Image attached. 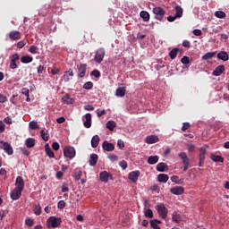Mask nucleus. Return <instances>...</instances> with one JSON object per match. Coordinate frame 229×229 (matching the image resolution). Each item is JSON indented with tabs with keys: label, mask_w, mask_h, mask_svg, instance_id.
I'll return each mask as SVG.
<instances>
[{
	"label": "nucleus",
	"mask_w": 229,
	"mask_h": 229,
	"mask_svg": "<svg viewBox=\"0 0 229 229\" xmlns=\"http://www.w3.org/2000/svg\"><path fill=\"white\" fill-rule=\"evenodd\" d=\"M62 225V218L56 216H50L47 220V226L48 228H58Z\"/></svg>",
	"instance_id": "obj_1"
},
{
	"label": "nucleus",
	"mask_w": 229,
	"mask_h": 229,
	"mask_svg": "<svg viewBox=\"0 0 229 229\" xmlns=\"http://www.w3.org/2000/svg\"><path fill=\"white\" fill-rule=\"evenodd\" d=\"M64 157H65V158H69L70 160H72V158L76 157V148L71 146L64 147Z\"/></svg>",
	"instance_id": "obj_2"
},
{
	"label": "nucleus",
	"mask_w": 229,
	"mask_h": 229,
	"mask_svg": "<svg viewBox=\"0 0 229 229\" xmlns=\"http://www.w3.org/2000/svg\"><path fill=\"white\" fill-rule=\"evenodd\" d=\"M156 210L157 211L158 215L162 217V219L167 218L168 210L167 208H165V205H164V203L157 205Z\"/></svg>",
	"instance_id": "obj_3"
},
{
	"label": "nucleus",
	"mask_w": 229,
	"mask_h": 229,
	"mask_svg": "<svg viewBox=\"0 0 229 229\" xmlns=\"http://www.w3.org/2000/svg\"><path fill=\"white\" fill-rule=\"evenodd\" d=\"M152 12L156 14L155 19H157V21H164V17H165V11L162 7H155Z\"/></svg>",
	"instance_id": "obj_4"
},
{
	"label": "nucleus",
	"mask_w": 229,
	"mask_h": 229,
	"mask_svg": "<svg viewBox=\"0 0 229 229\" xmlns=\"http://www.w3.org/2000/svg\"><path fill=\"white\" fill-rule=\"evenodd\" d=\"M105 55H106V52L105 51V48L101 47L98 48L95 53L94 60L97 64H101L105 58Z\"/></svg>",
	"instance_id": "obj_5"
},
{
	"label": "nucleus",
	"mask_w": 229,
	"mask_h": 229,
	"mask_svg": "<svg viewBox=\"0 0 229 229\" xmlns=\"http://www.w3.org/2000/svg\"><path fill=\"white\" fill-rule=\"evenodd\" d=\"M77 76L79 78H85V75L87 74V64H81L77 66Z\"/></svg>",
	"instance_id": "obj_6"
},
{
	"label": "nucleus",
	"mask_w": 229,
	"mask_h": 229,
	"mask_svg": "<svg viewBox=\"0 0 229 229\" xmlns=\"http://www.w3.org/2000/svg\"><path fill=\"white\" fill-rule=\"evenodd\" d=\"M8 37L10 40L17 42V40H21L22 35L21 34V31L12 30L9 32Z\"/></svg>",
	"instance_id": "obj_7"
},
{
	"label": "nucleus",
	"mask_w": 229,
	"mask_h": 229,
	"mask_svg": "<svg viewBox=\"0 0 229 229\" xmlns=\"http://www.w3.org/2000/svg\"><path fill=\"white\" fill-rule=\"evenodd\" d=\"M100 176V180L104 182V183H108V180H114V176H112V174H109L106 171L101 172L99 174Z\"/></svg>",
	"instance_id": "obj_8"
},
{
	"label": "nucleus",
	"mask_w": 229,
	"mask_h": 229,
	"mask_svg": "<svg viewBox=\"0 0 229 229\" xmlns=\"http://www.w3.org/2000/svg\"><path fill=\"white\" fill-rule=\"evenodd\" d=\"M170 192L175 196H182L185 192V189L182 186H175L170 189Z\"/></svg>",
	"instance_id": "obj_9"
},
{
	"label": "nucleus",
	"mask_w": 229,
	"mask_h": 229,
	"mask_svg": "<svg viewBox=\"0 0 229 229\" xmlns=\"http://www.w3.org/2000/svg\"><path fill=\"white\" fill-rule=\"evenodd\" d=\"M15 187V189L24 191V179L22 178V176L16 177Z\"/></svg>",
	"instance_id": "obj_10"
},
{
	"label": "nucleus",
	"mask_w": 229,
	"mask_h": 229,
	"mask_svg": "<svg viewBox=\"0 0 229 229\" xmlns=\"http://www.w3.org/2000/svg\"><path fill=\"white\" fill-rule=\"evenodd\" d=\"M22 196V190H19L17 188H14L13 191L11 192V198L13 200L19 199Z\"/></svg>",
	"instance_id": "obj_11"
},
{
	"label": "nucleus",
	"mask_w": 229,
	"mask_h": 229,
	"mask_svg": "<svg viewBox=\"0 0 229 229\" xmlns=\"http://www.w3.org/2000/svg\"><path fill=\"white\" fill-rule=\"evenodd\" d=\"M139 176H140V172L139 171H133L129 174V180L132 182L133 183H137V181L139 180Z\"/></svg>",
	"instance_id": "obj_12"
},
{
	"label": "nucleus",
	"mask_w": 229,
	"mask_h": 229,
	"mask_svg": "<svg viewBox=\"0 0 229 229\" xmlns=\"http://www.w3.org/2000/svg\"><path fill=\"white\" fill-rule=\"evenodd\" d=\"M102 148H103L104 151H114V149H115V146H114L113 143H110L107 140H105L103 142Z\"/></svg>",
	"instance_id": "obj_13"
},
{
	"label": "nucleus",
	"mask_w": 229,
	"mask_h": 229,
	"mask_svg": "<svg viewBox=\"0 0 229 229\" xmlns=\"http://www.w3.org/2000/svg\"><path fill=\"white\" fill-rule=\"evenodd\" d=\"M86 121L83 123V125L85 128H90L92 126V114L90 113H88L85 114Z\"/></svg>",
	"instance_id": "obj_14"
},
{
	"label": "nucleus",
	"mask_w": 229,
	"mask_h": 229,
	"mask_svg": "<svg viewBox=\"0 0 229 229\" xmlns=\"http://www.w3.org/2000/svg\"><path fill=\"white\" fill-rule=\"evenodd\" d=\"M145 142L147 144H157V142H158V136L157 135L148 136L145 140Z\"/></svg>",
	"instance_id": "obj_15"
},
{
	"label": "nucleus",
	"mask_w": 229,
	"mask_h": 229,
	"mask_svg": "<svg viewBox=\"0 0 229 229\" xmlns=\"http://www.w3.org/2000/svg\"><path fill=\"white\" fill-rule=\"evenodd\" d=\"M225 72V65L221 64L218 65L214 71H213V76H221Z\"/></svg>",
	"instance_id": "obj_16"
},
{
	"label": "nucleus",
	"mask_w": 229,
	"mask_h": 229,
	"mask_svg": "<svg viewBox=\"0 0 229 229\" xmlns=\"http://www.w3.org/2000/svg\"><path fill=\"white\" fill-rule=\"evenodd\" d=\"M63 103H65L66 105H73L74 104V98H71V95L65 94L62 98Z\"/></svg>",
	"instance_id": "obj_17"
},
{
	"label": "nucleus",
	"mask_w": 229,
	"mask_h": 229,
	"mask_svg": "<svg viewBox=\"0 0 229 229\" xmlns=\"http://www.w3.org/2000/svg\"><path fill=\"white\" fill-rule=\"evenodd\" d=\"M157 182L160 183H167V182H169V175L165 174H159L157 175Z\"/></svg>",
	"instance_id": "obj_18"
},
{
	"label": "nucleus",
	"mask_w": 229,
	"mask_h": 229,
	"mask_svg": "<svg viewBox=\"0 0 229 229\" xmlns=\"http://www.w3.org/2000/svg\"><path fill=\"white\" fill-rule=\"evenodd\" d=\"M178 157L181 158V160H182L183 165L191 164V160L189 159V157H187V153L181 152L179 153Z\"/></svg>",
	"instance_id": "obj_19"
},
{
	"label": "nucleus",
	"mask_w": 229,
	"mask_h": 229,
	"mask_svg": "<svg viewBox=\"0 0 229 229\" xmlns=\"http://www.w3.org/2000/svg\"><path fill=\"white\" fill-rule=\"evenodd\" d=\"M98 154H94V153L90 154L89 163V165H91V167H94V165L98 164Z\"/></svg>",
	"instance_id": "obj_20"
},
{
	"label": "nucleus",
	"mask_w": 229,
	"mask_h": 229,
	"mask_svg": "<svg viewBox=\"0 0 229 229\" xmlns=\"http://www.w3.org/2000/svg\"><path fill=\"white\" fill-rule=\"evenodd\" d=\"M208 148V146L206 145L199 148V158H200V160H205V155L207 154Z\"/></svg>",
	"instance_id": "obj_21"
},
{
	"label": "nucleus",
	"mask_w": 229,
	"mask_h": 229,
	"mask_svg": "<svg viewBox=\"0 0 229 229\" xmlns=\"http://www.w3.org/2000/svg\"><path fill=\"white\" fill-rule=\"evenodd\" d=\"M70 76L71 77L74 76V72H72V69H69L67 72H65L64 75V80L65 83H68V81H71V78H69Z\"/></svg>",
	"instance_id": "obj_22"
},
{
	"label": "nucleus",
	"mask_w": 229,
	"mask_h": 229,
	"mask_svg": "<svg viewBox=\"0 0 229 229\" xmlns=\"http://www.w3.org/2000/svg\"><path fill=\"white\" fill-rule=\"evenodd\" d=\"M218 60H223V62H228V53L221 51L217 54Z\"/></svg>",
	"instance_id": "obj_23"
},
{
	"label": "nucleus",
	"mask_w": 229,
	"mask_h": 229,
	"mask_svg": "<svg viewBox=\"0 0 229 229\" xmlns=\"http://www.w3.org/2000/svg\"><path fill=\"white\" fill-rule=\"evenodd\" d=\"M166 169H168V166L164 162L158 163L157 165V171H158V173H165Z\"/></svg>",
	"instance_id": "obj_24"
},
{
	"label": "nucleus",
	"mask_w": 229,
	"mask_h": 229,
	"mask_svg": "<svg viewBox=\"0 0 229 229\" xmlns=\"http://www.w3.org/2000/svg\"><path fill=\"white\" fill-rule=\"evenodd\" d=\"M45 151H46L47 157H49V158H55V152H53V150L49 147V143H47L45 145Z\"/></svg>",
	"instance_id": "obj_25"
},
{
	"label": "nucleus",
	"mask_w": 229,
	"mask_h": 229,
	"mask_svg": "<svg viewBox=\"0 0 229 229\" xmlns=\"http://www.w3.org/2000/svg\"><path fill=\"white\" fill-rule=\"evenodd\" d=\"M210 158L213 162H216V163L223 164V162H225V158H223V157L221 156L211 154Z\"/></svg>",
	"instance_id": "obj_26"
},
{
	"label": "nucleus",
	"mask_w": 229,
	"mask_h": 229,
	"mask_svg": "<svg viewBox=\"0 0 229 229\" xmlns=\"http://www.w3.org/2000/svg\"><path fill=\"white\" fill-rule=\"evenodd\" d=\"M159 160L158 156H150L148 158V164H149V165H155V164H157Z\"/></svg>",
	"instance_id": "obj_27"
},
{
	"label": "nucleus",
	"mask_w": 229,
	"mask_h": 229,
	"mask_svg": "<svg viewBox=\"0 0 229 229\" xmlns=\"http://www.w3.org/2000/svg\"><path fill=\"white\" fill-rule=\"evenodd\" d=\"M115 96H117L118 98H124V96H126V89L118 88L115 91Z\"/></svg>",
	"instance_id": "obj_28"
},
{
	"label": "nucleus",
	"mask_w": 229,
	"mask_h": 229,
	"mask_svg": "<svg viewBox=\"0 0 229 229\" xmlns=\"http://www.w3.org/2000/svg\"><path fill=\"white\" fill-rule=\"evenodd\" d=\"M158 225H162V221H160L158 219L150 220V226H151V228H153V229H160Z\"/></svg>",
	"instance_id": "obj_29"
},
{
	"label": "nucleus",
	"mask_w": 229,
	"mask_h": 229,
	"mask_svg": "<svg viewBox=\"0 0 229 229\" xmlns=\"http://www.w3.org/2000/svg\"><path fill=\"white\" fill-rule=\"evenodd\" d=\"M183 16V8H182V6L177 5L175 6V17H177V19H181V17Z\"/></svg>",
	"instance_id": "obj_30"
},
{
	"label": "nucleus",
	"mask_w": 229,
	"mask_h": 229,
	"mask_svg": "<svg viewBox=\"0 0 229 229\" xmlns=\"http://www.w3.org/2000/svg\"><path fill=\"white\" fill-rule=\"evenodd\" d=\"M98 146H99V136L95 135L91 139V147L92 148H97Z\"/></svg>",
	"instance_id": "obj_31"
},
{
	"label": "nucleus",
	"mask_w": 229,
	"mask_h": 229,
	"mask_svg": "<svg viewBox=\"0 0 229 229\" xmlns=\"http://www.w3.org/2000/svg\"><path fill=\"white\" fill-rule=\"evenodd\" d=\"M140 16L141 17V19H143L144 22H148L149 21V13H148L147 11H141L140 13Z\"/></svg>",
	"instance_id": "obj_32"
},
{
	"label": "nucleus",
	"mask_w": 229,
	"mask_h": 229,
	"mask_svg": "<svg viewBox=\"0 0 229 229\" xmlns=\"http://www.w3.org/2000/svg\"><path fill=\"white\" fill-rule=\"evenodd\" d=\"M21 64H31V62H33V57L30 55H23L21 58Z\"/></svg>",
	"instance_id": "obj_33"
},
{
	"label": "nucleus",
	"mask_w": 229,
	"mask_h": 229,
	"mask_svg": "<svg viewBox=\"0 0 229 229\" xmlns=\"http://www.w3.org/2000/svg\"><path fill=\"white\" fill-rule=\"evenodd\" d=\"M25 145L27 148H31L35 147V139L28 138L25 141Z\"/></svg>",
	"instance_id": "obj_34"
},
{
	"label": "nucleus",
	"mask_w": 229,
	"mask_h": 229,
	"mask_svg": "<svg viewBox=\"0 0 229 229\" xmlns=\"http://www.w3.org/2000/svg\"><path fill=\"white\" fill-rule=\"evenodd\" d=\"M172 219L174 223H182V216H180L176 211L173 213Z\"/></svg>",
	"instance_id": "obj_35"
},
{
	"label": "nucleus",
	"mask_w": 229,
	"mask_h": 229,
	"mask_svg": "<svg viewBox=\"0 0 229 229\" xmlns=\"http://www.w3.org/2000/svg\"><path fill=\"white\" fill-rule=\"evenodd\" d=\"M180 51L179 48H174L170 51L169 53V56L171 58V60H174V58H176V56H178V52Z\"/></svg>",
	"instance_id": "obj_36"
},
{
	"label": "nucleus",
	"mask_w": 229,
	"mask_h": 229,
	"mask_svg": "<svg viewBox=\"0 0 229 229\" xmlns=\"http://www.w3.org/2000/svg\"><path fill=\"white\" fill-rule=\"evenodd\" d=\"M216 56V52H208L202 56V60H210V58H214Z\"/></svg>",
	"instance_id": "obj_37"
},
{
	"label": "nucleus",
	"mask_w": 229,
	"mask_h": 229,
	"mask_svg": "<svg viewBox=\"0 0 229 229\" xmlns=\"http://www.w3.org/2000/svg\"><path fill=\"white\" fill-rule=\"evenodd\" d=\"M4 151H5L7 155H13V148H12V145L10 143H8L6 147H4Z\"/></svg>",
	"instance_id": "obj_38"
},
{
	"label": "nucleus",
	"mask_w": 229,
	"mask_h": 229,
	"mask_svg": "<svg viewBox=\"0 0 229 229\" xmlns=\"http://www.w3.org/2000/svg\"><path fill=\"white\" fill-rule=\"evenodd\" d=\"M106 128L107 130H109L110 131H114V129L115 128V122L114 121H108L106 123Z\"/></svg>",
	"instance_id": "obj_39"
},
{
	"label": "nucleus",
	"mask_w": 229,
	"mask_h": 229,
	"mask_svg": "<svg viewBox=\"0 0 229 229\" xmlns=\"http://www.w3.org/2000/svg\"><path fill=\"white\" fill-rule=\"evenodd\" d=\"M215 17H217V19H225L226 17V13L223 11H216L215 13Z\"/></svg>",
	"instance_id": "obj_40"
},
{
	"label": "nucleus",
	"mask_w": 229,
	"mask_h": 229,
	"mask_svg": "<svg viewBox=\"0 0 229 229\" xmlns=\"http://www.w3.org/2000/svg\"><path fill=\"white\" fill-rule=\"evenodd\" d=\"M145 217H149V219H153V210L151 208H148L144 212Z\"/></svg>",
	"instance_id": "obj_41"
},
{
	"label": "nucleus",
	"mask_w": 229,
	"mask_h": 229,
	"mask_svg": "<svg viewBox=\"0 0 229 229\" xmlns=\"http://www.w3.org/2000/svg\"><path fill=\"white\" fill-rule=\"evenodd\" d=\"M181 63L183 64V65H189V64H191V58L187 55H184L182 59H181Z\"/></svg>",
	"instance_id": "obj_42"
},
{
	"label": "nucleus",
	"mask_w": 229,
	"mask_h": 229,
	"mask_svg": "<svg viewBox=\"0 0 229 229\" xmlns=\"http://www.w3.org/2000/svg\"><path fill=\"white\" fill-rule=\"evenodd\" d=\"M29 126H30V128L31 130H38V128H40V127L38 126V123L37 122H35V121L30 122V123H29Z\"/></svg>",
	"instance_id": "obj_43"
},
{
	"label": "nucleus",
	"mask_w": 229,
	"mask_h": 229,
	"mask_svg": "<svg viewBox=\"0 0 229 229\" xmlns=\"http://www.w3.org/2000/svg\"><path fill=\"white\" fill-rule=\"evenodd\" d=\"M29 53H31V55H37V53H38V48L37 46H30V47L29 48Z\"/></svg>",
	"instance_id": "obj_44"
},
{
	"label": "nucleus",
	"mask_w": 229,
	"mask_h": 229,
	"mask_svg": "<svg viewBox=\"0 0 229 229\" xmlns=\"http://www.w3.org/2000/svg\"><path fill=\"white\" fill-rule=\"evenodd\" d=\"M34 214H36V216H40V214H42V208H40V205H35Z\"/></svg>",
	"instance_id": "obj_45"
},
{
	"label": "nucleus",
	"mask_w": 229,
	"mask_h": 229,
	"mask_svg": "<svg viewBox=\"0 0 229 229\" xmlns=\"http://www.w3.org/2000/svg\"><path fill=\"white\" fill-rule=\"evenodd\" d=\"M92 87H94V83H92V81L85 82L83 85V89H85L86 90H90Z\"/></svg>",
	"instance_id": "obj_46"
},
{
	"label": "nucleus",
	"mask_w": 229,
	"mask_h": 229,
	"mask_svg": "<svg viewBox=\"0 0 229 229\" xmlns=\"http://www.w3.org/2000/svg\"><path fill=\"white\" fill-rule=\"evenodd\" d=\"M57 208H59L60 210H64V208H65V201L60 200L57 204Z\"/></svg>",
	"instance_id": "obj_47"
},
{
	"label": "nucleus",
	"mask_w": 229,
	"mask_h": 229,
	"mask_svg": "<svg viewBox=\"0 0 229 229\" xmlns=\"http://www.w3.org/2000/svg\"><path fill=\"white\" fill-rule=\"evenodd\" d=\"M25 225L27 226L31 227V226H33V225H35V221H33V219H31V218H28L25 220Z\"/></svg>",
	"instance_id": "obj_48"
},
{
	"label": "nucleus",
	"mask_w": 229,
	"mask_h": 229,
	"mask_svg": "<svg viewBox=\"0 0 229 229\" xmlns=\"http://www.w3.org/2000/svg\"><path fill=\"white\" fill-rule=\"evenodd\" d=\"M91 76H95V78H99L101 76V72L98 70H93L90 72Z\"/></svg>",
	"instance_id": "obj_49"
},
{
	"label": "nucleus",
	"mask_w": 229,
	"mask_h": 229,
	"mask_svg": "<svg viewBox=\"0 0 229 229\" xmlns=\"http://www.w3.org/2000/svg\"><path fill=\"white\" fill-rule=\"evenodd\" d=\"M119 165H120V167H122V169H123V171L128 168V163H127L126 161H124V160L121 161V162L119 163Z\"/></svg>",
	"instance_id": "obj_50"
},
{
	"label": "nucleus",
	"mask_w": 229,
	"mask_h": 229,
	"mask_svg": "<svg viewBox=\"0 0 229 229\" xmlns=\"http://www.w3.org/2000/svg\"><path fill=\"white\" fill-rule=\"evenodd\" d=\"M62 192H69V184L67 182L63 183Z\"/></svg>",
	"instance_id": "obj_51"
},
{
	"label": "nucleus",
	"mask_w": 229,
	"mask_h": 229,
	"mask_svg": "<svg viewBox=\"0 0 229 229\" xmlns=\"http://www.w3.org/2000/svg\"><path fill=\"white\" fill-rule=\"evenodd\" d=\"M41 138L43 139V140H45V142H47V140H49V136L46 134V131L44 130L41 131Z\"/></svg>",
	"instance_id": "obj_52"
},
{
	"label": "nucleus",
	"mask_w": 229,
	"mask_h": 229,
	"mask_svg": "<svg viewBox=\"0 0 229 229\" xmlns=\"http://www.w3.org/2000/svg\"><path fill=\"white\" fill-rule=\"evenodd\" d=\"M191 128V123H183L182 127V131H187Z\"/></svg>",
	"instance_id": "obj_53"
},
{
	"label": "nucleus",
	"mask_w": 229,
	"mask_h": 229,
	"mask_svg": "<svg viewBox=\"0 0 229 229\" xmlns=\"http://www.w3.org/2000/svg\"><path fill=\"white\" fill-rule=\"evenodd\" d=\"M5 130H6V125L3 121H0V134L4 133Z\"/></svg>",
	"instance_id": "obj_54"
},
{
	"label": "nucleus",
	"mask_w": 229,
	"mask_h": 229,
	"mask_svg": "<svg viewBox=\"0 0 229 229\" xmlns=\"http://www.w3.org/2000/svg\"><path fill=\"white\" fill-rule=\"evenodd\" d=\"M108 158L111 162H117V160H119V157H117V155H111L108 156Z\"/></svg>",
	"instance_id": "obj_55"
},
{
	"label": "nucleus",
	"mask_w": 229,
	"mask_h": 229,
	"mask_svg": "<svg viewBox=\"0 0 229 229\" xmlns=\"http://www.w3.org/2000/svg\"><path fill=\"white\" fill-rule=\"evenodd\" d=\"M9 67H10V69L15 70V69H17L19 66L17 65V63H16L15 61H11Z\"/></svg>",
	"instance_id": "obj_56"
},
{
	"label": "nucleus",
	"mask_w": 229,
	"mask_h": 229,
	"mask_svg": "<svg viewBox=\"0 0 229 229\" xmlns=\"http://www.w3.org/2000/svg\"><path fill=\"white\" fill-rule=\"evenodd\" d=\"M20 58L19 54H13L11 57V62H17Z\"/></svg>",
	"instance_id": "obj_57"
},
{
	"label": "nucleus",
	"mask_w": 229,
	"mask_h": 229,
	"mask_svg": "<svg viewBox=\"0 0 229 229\" xmlns=\"http://www.w3.org/2000/svg\"><path fill=\"white\" fill-rule=\"evenodd\" d=\"M187 148H188V151L190 153H192V151H194V149H196V146L194 144H188Z\"/></svg>",
	"instance_id": "obj_58"
},
{
	"label": "nucleus",
	"mask_w": 229,
	"mask_h": 229,
	"mask_svg": "<svg viewBox=\"0 0 229 229\" xmlns=\"http://www.w3.org/2000/svg\"><path fill=\"white\" fill-rule=\"evenodd\" d=\"M24 46H26V42H24V40H21L17 43L18 49H22V47H24Z\"/></svg>",
	"instance_id": "obj_59"
},
{
	"label": "nucleus",
	"mask_w": 229,
	"mask_h": 229,
	"mask_svg": "<svg viewBox=\"0 0 229 229\" xmlns=\"http://www.w3.org/2000/svg\"><path fill=\"white\" fill-rule=\"evenodd\" d=\"M52 148L55 150V151H58V149H60V144L58 142H54L52 144Z\"/></svg>",
	"instance_id": "obj_60"
},
{
	"label": "nucleus",
	"mask_w": 229,
	"mask_h": 229,
	"mask_svg": "<svg viewBox=\"0 0 229 229\" xmlns=\"http://www.w3.org/2000/svg\"><path fill=\"white\" fill-rule=\"evenodd\" d=\"M21 94H23V96H30V89L28 88H22L21 89Z\"/></svg>",
	"instance_id": "obj_61"
},
{
	"label": "nucleus",
	"mask_w": 229,
	"mask_h": 229,
	"mask_svg": "<svg viewBox=\"0 0 229 229\" xmlns=\"http://www.w3.org/2000/svg\"><path fill=\"white\" fill-rule=\"evenodd\" d=\"M6 101H8V98L3 94H0V103H6Z\"/></svg>",
	"instance_id": "obj_62"
},
{
	"label": "nucleus",
	"mask_w": 229,
	"mask_h": 229,
	"mask_svg": "<svg viewBox=\"0 0 229 229\" xmlns=\"http://www.w3.org/2000/svg\"><path fill=\"white\" fill-rule=\"evenodd\" d=\"M117 146L120 149H123V148H124V141H123V140H118Z\"/></svg>",
	"instance_id": "obj_63"
},
{
	"label": "nucleus",
	"mask_w": 229,
	"mask_h": 229,
	"mask_svg": "<svg viewBox=\"0 0 229 229\" xmlns=\"http://www.w3.org/2000/svg\"><path fill=\"white\" fill-rule=\"evenodd\" d=\"M182 47H187V48L189 49V47H191V41H189V40H184V41L182 42Z\"/></svg>",
	"instance_id": "obj_64"
}]
</instances>
